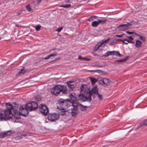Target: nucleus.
Returning a JSON list of instances; mask_svg holds the SVG:
<instances>
[{
    "label": "nucleus",
    "instance_id": "nucleus-4",
    "mask_svg": "<svg viewBox=\"0 0 147 147\" xmlns=\"http://www.w3.org/2000/svg\"><path fill=\"white\" fill-rule=\"evenodd\" d=\"M58 105L61 109H67L70 106L71 102L69 100L60 98L57 100Z\"/></svg>",
    "mask_w": 147,
    "mask_h": 147
},
{
    "label": "nucleus",
    "instance_id": "nucleus-46",
    "mask_svg": "<svg viewBox=\"0 0 147 147\" xmlns=\"http://www.w3.org/2000/svg\"><path fill=\"white\" fill-rule=\"evenodd\" d=\"M94 20V18H93L92 16L91 17L89 18L88 19V20L91 22L92 21Z\"/></svg>",
    "mask_w": 147,
    "mask_h": 147
},
{
    "label": "nucleus",
    "instance_id": "nucleus-48",
    "mask_svg": "<svg viewBox=\"0 0 147 147\" xmlns=\"http://www.w3.org/2000/svg\"><path fill=\"white\" fill-rule=\"evenodd\" d=\"M126 37L129 39L130 40H134V38L131 36H127Z\"/></svg>",
    "mask_w": 147,
    "mask_h": 147
},
{
    "label": "nucleus",
    "instance_id": "nucleus-15",
    "mask_svg": "<svg viewBox=\"0 0 147 147\" xmlns=\"http://www.w3.org/2000/svg\"><path fill=\"white\" fill-rule=\"evenodd\" d=\"M79 104V103L77 102V101L74 102H71V104L70 105V106L72 105L73 107V108L78 109Z\"/></svg>",
    "mask_w": 147,
    "mask_h": 147
},
{
    "label": "nucleus",
    "instance_id": "nucleus-10",
    "mask_svg": "<svg viewBox=\"0 0 147 147\" xmlns=\"http://www.w3.org/2000/svg\"><path fill=\"white\" fill-rule=\"evenodd\" d=\"M97 93L98 92V90L96 86L94 87L89 92V94H97Z\"/></svg>",
    "mask_w": 147,
    "mask_h": 147
},
{
    "label": "nucleus",
    "instance_id": "nucleus-14",
    "mask_svg": "<svg viewBox=\"0 0 147 147\" xmlns=\"http://www.w3.org/2000/svg\"><path fill=\"white\" fill-rule=\"evenodd\" d=\"M79 99L82 100L83 102H85L87 99V97L84 95L83 94H80L78 96Z\"/></svg>",
    "mask_w": 147,
    "mask_h": 147
},
{
    "label": "nucleus",
    "instance_id": "nucleus-11",
    "mask_svg": "<svg viewBox=\"0 0 147 147\" xmlns=\"http://www.w3.org/2000/svg\"><path fill=\"white\" fill-rule=\"evenodd\" d=\"M75 95V94L74 93H71L69 95V98L70 99V101H72L71 102H75L76 101V97L74 96Z\"/></svg>",
    "mask_w": 147,
    "mask_h": 147
},
{
    "label": "nucleus",
    "instance_id": "nucleus-45",
    "mask_svg": "<svg viewBox=\"0 0 147 147\" xmlns=\"http://www.w3.org/2000/svg\"><path fill=\"white\" fill-rule=\"evenodd\" d=\"M128 43H130L132 44H134V42L133 41H131L129 40H128V41H127V42H125V44L126 45H127L128 44Z\"/></svg>",
    "mask_w": 147,
    "mask_h": 147
},
{
    "label": "nucleus",
    "instance_id": "nucleus-5",
    "mask_svg": "<svg viewBox=\"0 0 147 147\" xmlns=\"http://www.w3.org/2000/svg\"><path fill=\"white\" fill-rule=\"evenodd\" d=\"M26 107H28L30 111H32L37 109L38 107V103L35 101H32L26 104Z\"/></svg>",
    "mask_w": 147,
    "mask_h": 147
},
{
    "label": "nucleus",
    "instance_id": "nucleus-47",
    "mask_svg": "<svg viewBox=\"0 0 147 147\" xmlns=\"http://www.w3.org/2000/svg\"><path fill=\"white\" fill-rule=\"evenodd\" d=\"M71 6L70 4H67L64 5V8H69Z\"/></svg>",
    "mask_w": 147,
    "mask_h": 147
},
{
    "label": "nucleus",
    "instance_id": "nucleus-9",
    "mask_svg": "<svg viewBox=\"0 0 147 147\" xmlns=\"http://www.w3.org/2000/svg\"><path fill=\"white\" fill-rule=\"evenodd\" d=\"M110 38H109L105 40H102V41H100L98 43V45H96L95 47L94 48V50L96 51L99 47L102 44L106 42L109 41L110 40Z\"/></svg>",
    "mask_w": 147,
    "mask_h": 147
},
{
    "label": "nucleus",
    "instance_id": "nucleus-25",
    "mask_svg": "<svg viewBox=\"0 0 147 147\" xmlns=\"http://www.w3.org/2000/svg\"><path fill=\"white\" fill-rule=\"evenodd\" d=\"M112 54H113L114 55H115L117 56H118L119 57H121L122 56V55L120 54L119 52L118 51H112Z\"/></svg>",
    "mask_w": 147,
    "mask_h": 147
},
{
    "label": "nucleus",
    "instance_id": "nucleus-32",
    "mask_svg": "<svg viewBox=\"0 0 147 147\" xmlns=\"http://www.w3.org/2000/svg\"><path fill=\"white\" fill-rule=\"evenodd\" d=\"M35 101L39 102L41 100V98L39 96H37L35 98Z\"/></svg>",
    "mask_w": 147,
    "mask_h": 147
},
{
    "label": "nucleus",
    "instance_id": "nucleus-35",
    "mask_svg": "<svg viewBox=\"0 0 147 147\" xmlns=\"http://www.w3.org/2000/svg\"><path fill=\"white\" fill-rule=\"evenodd\" d=\"M112 51H108L105 54L103 55V56H104L105 57H108L109 55H111L112 54Z\"/></svg>",
    "mask_w": 147,
    "mask_h": 147
},
{
    "label": "nucleus",
    "instance_id": "nucleus-54",
    "mask_svg": "<svg viewBox=\"0 0 147 147\" xmlns=\"http://www.w3.org/2000/svg\"><path fill=\"white\" fill-rule=\"evenodd\" d=\"M60 59V58L59 57H58V58H56L54 60H53L51 61L50 62H53L55 61H56L59 60Z\"/></svg>",
    "mask_w": 147,
    "mask_h": 147
},
{
    "label": "nucleus",
    "instance_id": "nucleus-26",
    "mask_svg": "<svg viewBox=\"0 0 147 147\" xmlns=\"http://www.w3.org/2000/svg\"><path fill=\"white\" fill-rule=\"evenodd\" d=\"M98 24L97 21H94L92 23V26L93 27H96L98 26Z\"/></svg>",
    "mask_w": 147,
    "mask_h": 147
},
{
    "label": "nucleus",
    "instance_id": "nucleus-6",
    "mask_svg": "<svg viewBox=\"0 0 147 147\" xmlns=\"http://www.w3.org/2000/svg\"><path fill=\"white\" fill-rule=\"evenodd\" d=\"M48 119L51 121H54L59 118V114L57 113H53L48 114Z\"/></svg>",
    "mask_w": 147,
    "mask_h": 147
},
{
    "label": "nucleus",
    "instance_id": "nucleus-17",
    "mask_svg": "<svg viewBox=\"0 0 147 147\" xmlns=\"http://www.w3.org/2000/svg\"><path fill=\"white\" fill-rule=\"evenodd\" d=\"M80 109L82 111H85L86 110L87 106H84L81 104L79 105Z\"/></svg>",
    "mask_w": 147,
    "mask_h": 147
},
{
    "label": "nucleus",
    "instance_id": "nucleus-13",
    "mask_svg": "<svg viewBox=\"0 0 147 147\" xmlns=\"http://www.w3.org/2000/svg\"><path fill=\"white\" fill-rule=\"evenodd\" d=\"M89 88H88L86 85L82 84L81 87V91L83 92H86V91L88 90Z\"/></svg>",
    "mask_w": 147,
    "mask_h": 147
},
{
    "label": "nucleus",
    "instance_id": "nucleus-53",
    "mask_svg": "<svg viewBox=\"0 0 147 147\" xmlns=\"http://www.w3.org/2000/svg\"><path fill=\"white\" fill-rule=\"evenodd\" d=\"M73 82H74L73 81H67L66 82V84H71V83H73Z\"/></svg>",
    "mask_w": 147,
    "mask_h": 147
},
{
    "label": "nucleus",
    "instance_id": "nucleus-31",
    "mask_svg": "<svg viewBox=\"0 0 147 147\" xmlns=\"http://www.w3.org/2000/svg\"><path fill=\"white\" fill-rule=\"evenodd\" d=\"M7 132V134L8 136H11L15 134V132L13 131H10Z\"/></svg>",
    "mask_w": 147,
    "mask_h": 147
},
{
    "label": "nucleus",
    "instance_id": "nucleus-20",
    "mask_svg": "<svg viewBox=\"0 0 147 147\" xmlns=\"http://www.w3.org/2000/svg\"><path fill=\"white\" fill-rule=\"evenodd\" d=\"M129 58V56H127L125 58H123V59H120V60H115V62H120V63H122V62L125 61Z\"/></svg>",
    "mask_w": 147,
    "mask_h": 147
},
{
    "label": "nucleus",
    "instance_id": "nucleus-28",
    "mask_svg": "<svg viewBox=\"0 0 147 147\" xmlns=\"http://www.w3.org/2000/svg\"><path fill=\"white\" fill-rule=\"evenodd\" d=\"M7 136V132H1L0 134V138H3Z\"/></svg>",
    "mask_w": 147,
    "mask_h": 147
},
{
    "label": "nucleus",
    "instance_id": "nucleus-43",
    "mask_svg": "<svg viewBox=\"0 0 147 147\" xmlns=\"http://www.w3.org/2000/svg\"><path fill=\"white\" fill-rule=\"evenodd\" d=\"M22 138L23 137H22V136L21 135L18 136L16 137L15 139L16 140H19Z\"/></svg>",
    "mask_w": 147,
    "mask_h": 147
},
{
    "label": "nucleus",
    "instance_id": "nucleus-18",
    "mask_svg": "<svg viewBox=\"0 0 147 147\" xmlns=\"http://www.w3.org/2000/svg\"><path fill=\"white\" fill-rule=\"evenodd\" d=\"M142 43V42H141L138 40L136 41L135 46L137 48H139L141 46Z\"/></svg>",
    "mask_w": 147,
    "mask_h": 147
},
{
    "label": "nucleus",
    "instance_id": "nucleus-56",
    "mask_svg": "<svg viewBox=\"0 0 147 147\" xmlns=\"http://www.w3.org/2000/svg\"><path fill=\"white\" fill-rule=\"evenodd\" d=\"M134 34L136 36H140V35L138 34H137V33H135V32H134Z\"/></svg>",
    "mask_w": 147,
    "mask_h": 147
},
{
    "label": "nucleus",
    "instance_id": "nucleus-52",
    "mask_svg": "<svg viewBox=\"0 0 147 147\" xmlns=\"http://www.w3.org/2000/svg\"><path fill=\"white\" fill-rule=\"evenodd\" d=\"M22 10H20V11H18L17 13V14L18 15H20V14H21L22 13Z\"/></svg>",
    "mask_w": 147,
    "mask_h": 147
},
{
    "label": "nucleus",
    "instance_id": "nucleus-22",
    "mask_svg": "<svg viewBox=\"0 0 147 147\" xmlns=\"http://www.w3.org/2000/svg\"><path fill=\"white\" fill-rule=\"evenodd\" d=\"M67 86L69 89V91L71 92L73 91L74 88V85L72 84H67Z\"/></svg>",
    "mask_w": 147,
    "mask_h": 147
},
{
    "label": "nucleus",
    "instance_id": "nucleus-38",
    "mask_svg": "<svg viewBox=\"0 0 147 147\" xmlns=\"http://www.w3.org/2000/svg\"><path fill=\"white\" fill-rule=\"evenodd\" d=\"M26 8L28 11L30 12L32 10L31 8L30 7L29 5H27L26 6Z\"/></svg>",
    "mask_w": 147,
    "mask_h": 147
},
{
    "label": "nucleus",
    "instance_id": "nucleus-7",
    "mask_svg": "<svg viewBox=\"0 0 147 147\" xmlns=\"http://www.w3.org/2000/svg\"><path fill=\"white\" fill-rule=\"evenodd\" d=\"M39 111L43 115H47L49 112L48 107L45 105L40 104L39 107Z\"/></svg>",
    "mask_w": 147,
    "mask_h": 147
},
{
    "label": "nucleus",
    "instance_id": "nucleus-55",
    "mask_svg": "<svg viewBox=\"0 0 147 147\" xmlns=\"http://www.w3.org/2000/svg\"><path fill=\"white\" fill-rule=\"evenodd\" d=\"M116 42H112L110 44V45H113L115 44Z\"/></svg>",
    "mask_w": 147,
    "mask_h": 147
},
{
    "label": "nucleus",
    "instance_id": "nucleus-19",
    "mask_svg": "<svg viewBox=\"0 0 147 147\" xmlns=\"http://www.w3.org/2000/svg\"><path fill=\"white\" fill-rule=\"evenodd\" d=\"M61 112L59 113V114L63 116L65 115V112L67 111L68 110V109H61Z\"/></svg>",
    "mask_w": 147,
    "mask_h": 147
},
{
    "label": "nucleus",
    "instance_id": "nucleus-49",
    "mask_svg": "<svg viewBox=\"0 0 147 147\" xmlns=\"http://www.w3.org/2000/svg\"><path fill=\"white\" fill-rule=\"evenodd\" d=\"M92 66H94V67L96 66V67H103V66L101 65H92Z\"/></svg>",
    "mask_w": 147,
    "mask_h": 147
},
{
    "label": "nucleus",
    "instance_id": "nucleus-24",
    "mask_svg": "<svg viewBox=\"0 0 147 147\" xmlns=\"http://www.w3.org/2000/svg\"><path fill=\"white\" fill-rule=\"evenodd\" d=\"M26 70L24 69H21L20 71L18 72V76H20L24 74L26 72Z\"/></svg>",
    "mask_w": 147,
    "mask_h": 147
},
{
    "label": "nucleus",
    "instance_id": "nucleus-27",
    "mask_svg": "<svg viewBox=\"0 0 147 147\" xmlns=\"http://www.w3.org/2000/svg\"><path fill=\"white\" fill-rule=\"evenodd\" d=\"M57 55V53H54L53 54H51L50 55H49L47 57H45L44 58L45 59H49L51 57H53L56 56Z\"/></svg>",
    "mask_w": 147,
    "mask_h": 147
},
{
    "label": "nucleus",
    "instance_id": "nucleus-50",
    "mask_svg": "<svg viewBox=\"0 0 147 147\" xmlns=\"http://www.w3.org/2000/svg\"><path fill=\"white\" fill-rule=\"evenodd\" d=\"M126 33L129 34H134V32H129V31H127L126 32Z\"/></svg>",
    "mask_w": 147,
    "mask_h": 147
},
{
    "label": "nucleus",
    "instance_id": "nucleus-58",
    "mask_svg": "<svg viewBox=\"0 0 147 147\" xmlns=\"http://www.w3.org/2000/svg\"><path fill=\"white\" fill-rule=\"evenodd\" d=\"M93 16V18H96L98 17L97 16Z\"/></svg>",
    "mask_w": 147,
    "mask_h": 147
},
{
    "label": "nucleus",
    "instance_id": "nucleus-33",
    "mask_svg": "<svg viewBox=\"0 0 147 147\" xmlns=\"http://www.w3.org/2000/svg\"><path fill=\"white\" fill-rule=\"evenodd\" d=\"M36 0L37 1V3L36 4H35V3H36V1H33L32 3L33 4H35V5H36V6H38L40 4V3H41L42 0Z\"/></svg>",
    "mask_w": 147,
    "mask_h": 147
},
{
    "label": "nucleus",
    "instance_id": "nucleus-29",
    "mask_svg": "<svg viewBox=\"0 0 147 147\" xmlns=\"http://www.w3.org/2000/svg\"><path fill=\"white\" fill-rule=\"evenodd\" d=\"M90 79L92 82V84L95 83L97 81V80L96 78L93 77H90Z\"/></svg>",
    "mask_w": 147,
    "mask_h": 147
},
{
    "label": "nucleus",
    "instance_id": "nucleus-1",
    "mask_svg": "<svg viewBox=\"0 0 147 147\" xmlns=\"http://www.w3.org/2000/svg\"><path fill=\"white\" fill-rule=\"evenodd\" d=\"M14 107L12 111L13 110V116L16 119H19L20 118V115H21L25 117L27 116L28 114V111L30 109H28V107H26V105H22L19 108V111H18V109H16V107L13 106Z\"/></svg>",
    "mask_w": 147,
    "mask_h": 147
},
{
    "label": "nucleus",
    "instance_id": "nucleus-59",
    "mask_svg": "<svg viewBox=\"0 0 147 147\" xmlns=\"http://www.w3.org/2000/svg\"><path fill=\"white\" fill-rule=\"evenodd\" d=\"M61 7H64V5H62L59 6Z\"/></svg>",
    "mask_w": 147,
    "mask_h": 147
},
{
    "label": "nucleus",
    "instance_id": "nucleus-16",
    "mask_svg": "<svg viewBox=\"0 0 147 147\" xmlns=\"http://www.w3.org/2000/svg\"><path fill=\"white\" fill-rule=\"evenodd\" d=\"M77 109L73 108H71V114L72 116L74 117L77 115L78 114Z\"/></svg>",
    "mask_w": 147,
    "mask_h": 147
},
{
    "label": "nucleus",
    "instance_id": "nucleus-41",
    "mask_svg": "<svg viewBox=\"0 0 147 147\" xmlns=\"http://www.w3.org/2000/svg\"><path fill=\"white\" fill-rule=\"evenodd\" d=\"M41 26L40 25H36L35 28L36 29L37 31H39L40 30Z\"/></svg>",
    "mask_w": 147,
    "mask_h": 147
},
{
    "label": "nucleus",
    "instance_id": "nucleus-37",
    "mask_svg": "<svg viewBox=\"0 0 147 147\" xmlns=\"http://www.w3.org/2000/svg\"><path fill=\"white\" fill-rule=\"evenodd\" d=\"M96 94L98 95V98L99 100H102L103 99V97L102 95L99 94L98 93H97Z\"/></svg>",
    "mask_w": 147,
    "mask_h": 147
},
{
    "label": "nucleus",
    "instance_id": "nucleus-36",
    "mask_svg": "<svg viewBox=\"0 0 147 147\" xmlns=\"http://www.w3.org/2000/svg\"><path fill=\"white\" fill-rule=\"evenodd\" d=\"M90 71L91 72H97L99 73H101L102 72L101 70H90Z\"/></svg>",
    "mask_w": 147,
    "mask_h": 147
},
{
    "label": "nucleus",
    "instance_id": "nucleus-40",
    "mask_svg": "<svg viewBox=\"0 0 147 147\" xmlns=\"http://www.w3.org/2000/svg\"><path fill=\"white\" fill-rule=\"evenodd\" d=\"M89 94V95L88 96V97H87V99H86V100H88L89 102H90L92 100L91 96L92 95L90 94Z\"/></svg>",
    "mask_w": 147,
    "mask_h": 147
},
{
    "label": "nucleus",
    "instance_id": "nucleus-57",
    "mask_svg": "<svg viewBox=\"0 0 147 147\" xmlns=\"http://www.w3.org/2000/svg\"><path fill=\"white\" fill-rule=\"evenodd\" d=\"M21 136H22H22L25 137V136H26V134H23L22 135H21Z\"/></svg>",
    "mask_w": 147,
    "mask_h": 147
},
{
    "label": "nucleus",
    "instance_id": "nucleus-60",
    "mask_svg": "<svg viewBox=\"0 0 147 147\" xmlns=\"http://www.w3.org/2000/svg\"><path fill=\"white\" fill-rule=\"evenodd\" d=\"M16 26L17 27H18L19 26L17 25H16Z\"/></svg>",
    "mask_w": 147,
    "mask_h": 147
},
{
    "label": "nucleus",
    "instance_id": "nucleus-2",
    "mask_svg": "<svg viewBox=\"0 0 147 147\" xmlns=\"http://www.w3.org/2000/svg\"><path fill=\"white\" fill-rule=\"evenodd\" d=\"M67 88L66 86L63 85H56L51 90V93L52 95L58 96L61 92L63 94H66L68 92Z\"/></svg>",
    "mask_w": 147,
    "mask_h": 147
},
{
    "label": "nucleus",
    "instance_id": "nucleus-3",
    "mask_svg": "<svg viewBox=\"0 0 147 147\" xmlns=\"http://www.w3.org/2000/svg\"><path fill=\"white\" fill-rule=\"evenodd\" d=\"M7 107V108L4 110V114H3L0 111V120L2 121L5 120V119H9L13 116L12 113V110L14 109V107L12 106L11 104L6 103Z\"/></svg>",
    "mask_w": 147,
    "mask_h": 147
},
{
    "label": "nucleus",
    "instance_id": "nucleus-12",
    "mask_svg": "<svg viewBox=\"0 0 147 147\" xmlns=\"http://www.w3.org/2000/svg\"><path fill=\"white\" fill-rule=\"evenodd\" d=\"M102 81L104 82L103 86L104 87H106L109 86L111 82L107 78H103V80Z\"/></svg>",
    "mask_w": 147,
    "mask_h": 147
},
{
    "label": "nucleus",
    "instance_id": "nucleus-34",
    "mask_svg": "<svg viewBox=\"0 0 147 147\" xmlns=\"http://www.w3.org/2000/svg\"><path fill=\"white\" fill-rule=\"evenodd\" d=\"M103 80V78H99L97 80V81L100 84H102L103 86L104 82L102 81Z\"/></svg>",
    "mask_w": 147,
    "mask_h": 147
},
{
    "label": "nucleus",
    "instance_id": "nucleus-23",
    "mask_svg": "<svg viewBox=\"0 0 147 147\" xmlns=\"http://www.w3.org/2000/svg\"><path fill=\"white\" fill-rule=\"evenodd\" d=\"M78 59L86 61H89L91 60V59L90 58H88L85 57H83L80 55L78 56Z\"/></svg>",
    "mask_w": 147,
    "mask_h": 147
},
{
    "label": "nucleus",
    "instance_id": "nucleus-42",
    "mask_svg": "<svg viewBox=\"0 0 147 147\" xmlns=\"http://www.w3.org/2000/svg\"><path fill=\"white\" fill-rule=\"evenodd\" d=\"M140 38L143 40V41L144 42L146 40V39L145 37L143 36H140Z\"/></svg>",
    "mask_w": 147,
    "mask_h": 147
},
{
    "label": "nucleus",
    "instance_id": "nucleus-8",
    "mask_svg": "<svg viewBox=\"0 0 147 147\" xmlns=\"http://www.w3.org/2000/svg\"><path fill=\"white\" fill-rule=\"evenodd\" d=\"M131 25V24L129 23H127V24H120L117 27V28H121L120 29L121 30H123L126 28H128Z\"/></svg>",
    "mask_w": 147,
    "mask_h": 147
},
{
    "label": "nucleus",
    "instance_id": "nucleus-30",
    "mask_svg": "<svg viewBox=\"0 0 147 147\" xmlns=\"http://www.w3.org/2000/svg\"><path fill=\"white\" fill-rule=\"evenodd\" d=\"M107 20L106 19L104 20H98L97 21L98 24L100 23H102V24H104L105 23V22H107Z\"/></svg>",
    "mask_w": 147,
    "mask_h": 147
},
{
    "label": "nucleus",
    "instance_id": "nucleus-44",
    "mask_svg": "<svg viewBox=\"0 0 147 147\" xmlns=\"http://www.w3.org/2000/svg\"><path fill=\"white\" fill-rule=\"evenodd\" d=\"M63 29V28L62 27H60L58 28L57 30L56 31L58 32H60L61 30Z\"/></svg>",
    "mask_w": 147,
    "mask_h": 147
},
{
    "label": "nucleus",
    "instance_id": "nucleus-39",
    "mask_svg": "<svg viewBox=\"0 0 147 147\" xmlns=\"http://www.w3.org/2000/svg\"><path fill=\"white\" fill-rule=\"evenodd\" d=\"M117 40H120V41H122L123 42V43L125 44V42H125L124 41H125L127 42V41H128V39H118Z\"/></svg>",
    "mask_w": 147,
    "mask_h": 147
},
{
    "label": "nucleus",
    "instance_id": "nucleus-21",
    "mask_svg": "<svg viewBox=\"0 0 147 147\" xmlns=\"http://www.w3.org/2000/svg\"><path fill=\"white\" fill-rule=\"evenodd\" d=\"M140 126L138 127V128L142 127L144 126H147V119L145 120L142 123H140Z\"/></svg>",
    "mask_w": 147,
    "mask_h": 147
},
{
    "label": "nucleus",
    "instance_id": "nucleus-51",
    "mask_svg": "<svg viewBox=\"0 0 147 147\" xmlns=\"http://www.w3.org/2000/svg\"><path fill=\"white\" fill-rule=\"evenodd\" d=\"M123 34H121V35H116V36L118 37H122L123 36Z\"/></svg>",
    "mask_w": 147,
    "mask_h": 147
}]
</instances>
